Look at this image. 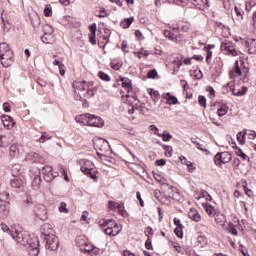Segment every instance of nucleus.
<instances>
[{
	"label": "nucleus",
	"instance_id": "nucleus-1",
	"mask_svg": "<svg viewBox=\"0 0 256 256\" xmlns=\"http://www.w3.org/2000/svg\"><path fill=\"white\" fill-rule=\"evenodd\" d=\"M11 213V204L9 203V193H0V219L9 217Z\"/></svg>",
	"mask_w": 256,
	"mask_h": 256
},
{
	"label": "nucleus",
	"instance_id": "nucleus-2",
	"mask_svg": "<svg viewBox=\"0 0 256 256\" xmlns=\"http://www.w3.org/2000/svg\"><path fill=\"white\" fill-rule=\"evenodd\" d=\"M44 241H46V249L49 251H57L59 249V238L55 234L48 235Z\"/></svg>",
	"mask_w": 256,
	"mask_h": 256
},
{
	"label": "nucleus",
	"instance_id": "nucleus-3",
	"mask_svg": "<svg viewBox=\"0 0 256 256\" xmlns=\"http://www.w3.org/2000/svg\"><path fill=\"white\" fill-rule=\"evenodd\" d=\"M34 215L40 221H47V207L43 204H38L34 207Z\"/></svg>",
	"mask_w": 256,
	"mask_h": 256
},
{
	"label": "nucleus",
	"instance_id": "nucleus-4",
	"mask_svg": "<svg viewBox=\"0 0 256 256\" xmlns=\"http://www.w3.org/2000/svg\"><path fill=\"white\" fill-rule=\"evenodd\" d=\"M231 153L225 151V152H219L214 156V163L215 165H221L225 163H229L231 161Z\"/></svg>",
	"mask_w": 256,
	"mask_h": 256
},
{
	"label": "nucleus",
	"instance_id": "nucleus-5",
	"mask_svg": "<svg viewBox=\"0 0 256 256\" xmlns=\"http://www.w3.org/2000/svg\"><path fill=\"white\" fill-rule=\"evenodd\" d=\"M42 173L44 175V180L46 183H51L55 177H59V173L53 172V167L46 165L42 168Z\"/></svg>",
	"mask_w": 256,
	"mask_h": 256
},
{
	"label": "nucleus",
	"instance_id": "nucleus-6",
	"mask_svg": "<svg viewBox=\"0 0 256 256\" xmlns=\"http://www.w3.org/2000/svg\"><path fill=\"white\" fill-rule=\"evenodd\" d=\"M42 43L51 45L53 43V28L50 25L44 26V35L41 37Z\"/></svg>",
	"mask_w": 256,
	"mask_h": 256
},
{
	"label": "nucleus",
	"instance_id": "nucleus-7",
	"mask_svg": "<svg viewBox=\"0 0 256 256\" xmlns=\"http://www.w3.org/2000/svg\"><path fill=\"white\" fill-rule=\"evenodd\" d=\"M29 251H32L33 256L39 255V238L37 237H32L28 240H26Z\"/></svg>",
	"mask_w": 256,
	"mask_h": 256
},
{
	"label": "nucleus",
	"instance_id": "nucleus-8",
	"mask_svg": "<svg viewBox=\"0 0 256 256\" xmlns=\"http://www.w3.org/2000/svg\"><path fill=\"white\" fill-rule=\"evenodd\" d=\"M105 121L101 117L88 114V126L89 127H103Z\"/></svg>",
	"mask_w": 256,
	"mask_h": 256
},
{
	"label": "nucleus",
	"instance_id": "nucleus-9",
	"mask_svg": "<svg viewBox=\"0 0 256 256\" xmlns=\"http://www.w3.org/2000/svg\"><path fill=\"white\" fill-rule=\"evenodd\" d=\"M163 185H165L166 187H168V191H169V199H173L174 201H178L181 202L183 201V197L181 196V194L177 191V188L174 186H169V184L164 183Z\"/></svg>",
	"mask_w": 256,
	"mask_h": 256
},
{
	"label": "nucleus",
	"instance_id": "nucleus-10",
	"mask_svg": "<svg viewBox=\"0 0 256 256\" xmlns=\"http://www.w3.org/2000/svg\"><path fill=\"white\" fill-rule=\"evenodd\" d=\"M73 89H74V93H85V91L87 90V87L89 86L87 84L86 81H74L72 83Z\"/></svg>",
	"mask_w": 256,
	"mask_h": 256
},
{
	"label": "nucleus",
	"instance_id": "nucleus-11",
	"mask_svg": "<svg viewBox=\"0 0 256 256\" xmlns=\"http://www.w3.org/2000/svg\"><path fill=\"white\" fill-rule=\"evenodd\" d=\"M10 185L17 191H23L25 189V180L22 178H14L10 181Z\"/></svg>",
	"mask_w": 256,
	"mask_h": 256
},
{
	"label": "nucleus",
	"instance_id": "nucleus-12",
	"mask_svg": "<svg viewBox=\"0 0 256 256\" xmlns=\"http://www.w3.org/2000/svg\"><path fill=\"white\" fill-rule=\"evenodd\" d=\"M3 67H9L13 63V51L10 50L6 54L0 56Z\"/></svg>",
	"mask_w": 256,
	"mask_h": 256
},
{
	"label": "nucleus",
	"instance_id": "nucleus-13",
	"mask_svg": "<svg viewBox=\"0 0 256 256\" xmlns=\"http://www.w3.org/2000/svg\"><path fill=\"white\" fill-rule=\"evenodd\" d=\"M221 51H227V53L231 54L232 57H237V55H239L237 50H235V48L233 47V45L229 41L228 42H222Z\"/></svg>",
	"mask_w": 256,
	"mask_h": 256
},
{
	"label": "nucleus",
	"instance_id": "nucleus-14",
	"mask_svg": "<svg viewBox=\"0 0 256 256\" xmlns=\"http://www.w3.org/2000/svg\"><path fill=\"white\" fill-rule=\"evenodd\" d=\"M25 159L26 161H30L32 163H43L45 161V158H43V156L35 152L28 153Z\"/></svg>",
	"mask_w": 256,
	"mask_h": 256
},
{
	"label": "nucleus",
	"instance_id": "nucleus-15",
	"mask_svg": "<svg viewBox=\"0 0 256 256\" xmlns=\"http://www.w3.org/2000/svg\"><path fill=\"white\" fill-rule=\"evenodd\" d=\"M12 239H15L17 243H21V245H25V237H23V232H21L19 229L14 227V231L12 232V235H10Z\"/></svg>",
	"mask_w": 256,
	"mask_h": 256
},
{
	"label": "nucleus",
	"instance_id": "nucleus-16",
	"mask_svg": "<svg viewBox=\"0 0 256 256\" xmlns=\"http://www.w3.org/2000/svg\"><path fill=\"white\" fill-rule=\"evenodd\" d=\"M2 119V124L4 125V127L8 128V129H13L15 127V120H13V118L9 115H3L1 117Z\"/></svg>",
	"mask_w": 256,
	"mask_h": 256
},
{
	"label": "nucleus",
	"instance_id": "nucleus-17",
	"mask_svg": "<svg viewBox=\"0 0 256 256\" xmlns=\"http://www.w3.org/2000/svg\"><path fill=\"white\" fill-rule=\"evenodd\" d=\"M81 252L88 253V255H99V249L89 244V242L84 246V248H81Z\"/></svg>",
	"mask_w": 256,
	"mask_h": 256
},
{
	"label": "nucleus",
	"instance_id": "nucleus-18",
	"mask_svg": "<svg viewBox=\"0 0 256 256\" xmlns=\"http://www.w3.org/2000/svg\"><path fill=\"white\" fill-rule=\"evenodd\" d=\"M54 233L55 231L51 228V225L45 224L42 226L41 235L44 241L47 239L48 235H55Z\"/></svg>",
	"mask_w": 256,
	"mask_h": 256
},
{
	"label": "nucleus",
	"instance_id": "nucleus-19",
	"mask_svg": "<svg viewBox=\"0 0 256 256\" xmlns=\"http://www.w3.org/2000/svg\"><path fill=\"white\" fill-rule=\"evenodd\" d=\"M21 151H23V146L19 144H12L10 146V155L11 157H19L21 155Z\"/></svg>",
	"mask_w": 256,
	"mask_h": 256
},
{
	"label": "nucleus",
	"instance_id": "nucleus-20",
	"mask_svg": "<svg viewBox=\"0 0 256 256\" xmlns=\"http://www.w3.org/2000/svg\"><path fill=\"white\" fill-rule=\"evenodd\" d=\"M245 46L248 48V53L250 55H256V39L247 40Z\"/></svg>",
	"mask_w": 256,
	"mask_h": 256
},
{
	"label": "nucleus",
	"instance_id": "nucleus-21",
	"mask_svg": "<svg viewBox=\"0 0 256 256\" xmlns=\"http://www.w3.org/2000/svg\"><path fill=\"white\" fill-rule=\"evenodd\" d=\"M188 217L192 219V221H195L196 223H199V221H201V214H199V211H197V209L195 208L190 209Z\"/></svg>",
	"mask_w": 256,
	"mask_h": 256
},
{
	"label": "nucleus",
	"instance_id": "nucleus-22",
	"mask_svg": "<svg viewBox=\"0 0 256 256\" xmlns=\"http://www.w3.org/2000/svg\"><path fill=\"white\" fill-rule=\"evenodd\" d=\"M99 225L100 227H108L110 229H113L114 227L117 226V222H115V220L113 219H102L99 221Z\"/></svg>",
	"mask_w": 256,
	"mask_h": 256
},
{
	"label": "nucleus",
	"instance_id": "nucleus-23",
	"mask_svg": "<svg viewBox=\"0 0 256 256\" xmlns=\"http://www.w3.org/2000/svg\"><path fill=\"white\" fill-rule=\"evenodd\" d=\"M163 97H164V99H166L167 105H177V103H179V99H177V97L171 95V93H169V92L164 94Z\"/></svg>",
	"mask_w": 256,
	"mask_h": 256
},
{
	"label": "nucleus",
	"instance_id": "nucleus-24",
	"mask_svg": "<svg viewBox=\"0 0 256 256\" xmlns=\"http://www.w3.org/2000/svg\"><path fill=\"white\" fill-rule=\"evenodd\" d=\"M235 70H231L229 75H230V79H235V77H241L242 72H241V68L239 67V61H236L234 64Z\"/></svg>",
	"mask_w": 256,
	"mask_h": 256
},
{
	"label": "nucleus",
	"instance_id": "nucleus-25",
	"mask_svg": "<svg viewBox=\"0 0 256 256\" xmlns=\"http://www.w3.org/2000/svg\"><path fill=\"white\" fill-rule=\"evenodd\" d=\"M164 36L170 41H174V43H179V39H181V36H177L169 30H164Z\"/></svg>",
	"mask_w": 256,
	"mask_h": 256
},
{
	"label": "nucleus",
	"instance_id": "nucleus-26",
	"mask_svg": "<svg viewBox=\"0 0 256 256\" xmlns=\"http://www.w3.org/2000/svg\"><path fill=\"white\" fill-rule=\"evenodd\" d=\"M182 165H186V167H188V171L190 173H193V171H195V167H193V163H191V161L187 160V158L185 156H180L179 157Z\"/></svg>",
	"mask_w": 256,
	"mask_h": 256
},
{
	"label": "nucleus",
	"instance_id": "nucleus-27",
	"mask_svg": "<svg viewBox=\"0 0 256 256\" xmlns=\"http://www.w3.org/2000/svg\"><path fill=\"white\" fill-rule=\"evenodd\" d=\"M75 243H76L77 247L80 248V251H81V249L85 248L84 246H86L88 242H87V238L85 236H78L75 239Z\"/></svg>",
	"mask_w": 256,
	"mask_h": 256
},
{
	"label": "nucleus",
	"instance_id": "nucleus-28",
	"mask_svg": "<svg viewBox=\"0 0 256 256\" xmlns=\"http://www.w3.org/2000/svg\"><path fill=\"white\" fill-rule=\"evenodd\" d=\"M40 188H41V176L38 174L34 176L32 180V189L34 191H39Z\"/></svg>",
	"mask_w": 256,
	"mask_h": 256
},
{
	"label": "nucleus",
	"instance_id": "nucleus-29",
	"mask_svg": "<svg viewBox=\"0 0 256 256\" xmlns=\"http://www.w3.org/2000/svg\"><path fill=\"white\" fill-rule=\"evenodd\" d=\"M80 170L82 171V173H84V175L90 177V179H94L95 181H97V175L93 174L92 168L81 167Z\"/></svg>",
	"mask_w": 256,
	"mask_h": 256
},
{
	"label": "nucleus",
	"instance_id": "nucleus-30",
	"mask_svg": "<svg viewBox=\"0 0 256 256\" xmlns=\"http://www.w3.org/2000/svg\"><path fill=\"white\" fill-rule=\"evenodd\" d=\"M11 171H12L13 177H19V175L23 173V166H21V164H14L12 166Z\"/></svg>",
	"mask_w": 256,
	"mask_h": 256
},
{
	"label": "nucleus",
	"instance_id": "nucleus-31",
	"mask_svg": "<svg viewBox=\"0 0 256 256\" xmlns=\"http://www.w3.org/2000/svg\"><path fill=\"white\" fill-rule=\"evenodd\" d=\"M155 135H157V137H161L162 141L164 142H169L173 139V135H171V133L164 131L162 134L155 132Z\"/></svg>",
	"mask_w": 256,
	"mask_h": 256
},
{
	"label": "nucleus",
	"instance_id": "nucleus-32",
	"mask_svg": "<svg viewBox=\"0 0 256 256\" xmlns=\"http://www.w3.org/2000/svg\"><path fill=\"white\" fill-rule=\"evenodd\" d=\"M75 121L77 123H80V125H88V121H89V114L87 115H79L75 117Z\"/></svg>",
	"mask_w": 256,
	"mask_h": 256
},
{
	"label": "nucleus",
	"instance_id": "nucleus-33",
	"mask_svg": "<svg viewBox=\"0 0 256 256\" xmlns=\"http://www.w3.org/2000/svg\"><path fill=\"white\" fill-rule=\"evenodd\" d=\"M122 87L128 91H133V85L131 84V80L129 78H122Z\"/></svg>",
	"mask_w": 256,
	"mask_h": 256
},
{
	"label": "nucleus",
	"instance_id": "nucleus-34",
	"mask_svg": "<svg viewBox=\"0 0 256 256\" xmlns=\"http://www.w3.org/2000/svg\"><path fill=\"white\" fill-rule=\"evenodd\" d=\"M123 202H115V201H109L108 202V207H109V209H111V211H115V209H118V210H120V209H123Z\"/></svg>",
	"mask_w": 256,
	"mask_h": 256
},
{
	"label": "nucleus",
	"instance_id": "nucleus-35",
	"mask_svg": "<svg viewBox=\"0 0 256 256\" xmlns=\"http://www.w3.org/2000/svg\"><path fill=\"white\" fill-rule=\"evenodd\" d=\"M135 21L134 17L125 18L121 23L120 26L122 29H129L131 27V24Z\"/></svg>",
	"mask_w": 256,
	"mask_h": 256
},
{
	"label": "nucleus",
	"instance_id": "nucleus-36",
	"mask_svg": "<svg viewBox=\"0 0 256 256\" xmlns=\"http://www.w3.org/2000/svg\"><path fill=\"white\" fill-rule=\"evenodd\" d=\"M227 113H229V106L227 104H221L220 108H218L219 117H224Z\"/></svg>",
	"mask_w": 256,
	"mask_h": 256
},
{
	"label": "nucleus",
	"instance_id": "nucleus-37",
	"mask_svg": "<svg viewBox=\"0 0 256 256\" xmlns=\"http://www.w3.org/2000/svg\"><path fill=\"white\" fill-rule=\"evenodd\" d=\"M53 65L59 67L60 75L63 77L65 75V64L60 60H54Z\"/></svg>",
	"mask_w": 256,
	"mask_h": 256
},
{
	"label": "nucleus",
	"instance_id": "nucleus-38",
	"mask_svg": "<svg viewBox=\"0 0 256 256\" xmlns=\"http://www.w3.org/2000/svg\"><path fill=\"white\" fill-rule=\"evenodd\" d=\"M8 51H12L11 47H9V44L5 42L0 43V57L6 54Z\"/></svg>",
	"mask_w": 256,
	"mask_h": 256
},
{
	"label": "nucleus",
	"instance_id": "nucleus-39",
	"mask_svg": "<svg viewBox=\"0 0 256 256\" xmlns=\"http://www.w3.org/2000/svg\"><path fill=\"white\" fill-rule=\"evenodd\" d=\"M95 93H97V88H95V87L94 88H89V85H88L85 92L83 93V96L84 97H94Z\"/></svg>",
	"mask_w": 256,
	"mask_h": 256
},
{
	"label": "nucleus",
	"instance_id": "nucleus-40",
	"mask_svg": "<svg viewBox=\"0 0 256 256\" xmlns=\"http://www.w3.org/2000/svg\"><path fill=\"white\" fill-rule=\"evenodd\" d=\"M1 229H2V231H3L4 233H7L8 235L11 236V235L14 233V231H15V226L9 228V226H8L7 224L2 223V224H1Z\"/></svg>",
	"mask_w": 256,
	"mask_h": 256
},
{
	"label": "nucleus",
	"instance_id": "nucleus-41",
	"mask_svg": "<svg viewBox=\"0 0 256 256\" xmlns=\"http://www.w3.org/2000/svg\"><path fill=\"white\" fill-rule=\"evenodd\" d=\"M235 150H236V155H237L238 157H241L244 161H245L246 159H249V156H247V155L245 154V152H243V150H242L241 148H239L238 146H235Z\"/></svg>",
	"mask_w": 256,
	"mask_h": 256
},
{
	"label": "nucleus",
	"instance_id": "nucleus-42",
	"mask_svg": "<svg viewBox=\"0 0 256 256\" xmlns=\"http://www.w3.org/2000/svg\"><path fill=\"white\" fill-rule=\"evenodd\" d=\"M33 205V198L31 196H26V198L22 201V206L27 208Z\"/></svg>",
	"mask_w": 256,
	"mask_h": 256
},
{
	"label": "nucleus",
	"instance_id": "nucleus-43",
	"mask_svg": "<svg viewBox=\"0 0 256 256\" xmlns=\"http://www.w3.org/2000/svg\"><path fill=\"white\" fill-rule=\"evenodd\" d=\"M164 151H166V157H173V147L169 145H162ZM168 153V154H167Z\"/></svg>",
	"mask_w": 256,
	"mask_h": 256
},
{
	"label": "nucleus",
	"instance_id": "nucleus-44",
	"mask_svg": "<svg viewBox=\"0 0 256 256\" xmlns=\"http://www.w3.org/2000/svg\"><path fill=\"white\" fill-rule=\"evenodd\" d=\"M197 243L198 245H200V247H205V245H207V237L202 235L198 236Z\"/></svg>",
	"mask_w": 256,
	"mask_h": 256
},
{
	"label": "nucleus",
	"instance_id": "nucleus-45",
	"mask_svg": "<svg viewBox=\"0 0 256 256\" xmlns=\"http://www.w3.org/2000/svg\"><path fill=\"white\" fill-rule=\"evenodd\" d=\"M98 77L102 80V81H111V77L109 76V74H106L105 72L103 71H100L98 73Z\"/></svg>",
	"mask_w": 256,
	"mask_h": 256
},
{
	"label": "nucleus",
	"instance_id": "nucleus-46",
	"mask_svg": "<svg viewBox=\"0 0 256 256\" xmlns=\"http://www.w3.org/2000/svg\"><path fill=\"white\" fill-rule=\"evenodd\" d=\"M198 103L201 107H204V109L207 107V98L205 96L200 95L198 96Z\"/></svg>",
	"mask_w": 256,
	"mask_h": 256
},
{
	"label": "nucleus",
	"instance_id": "nucleus-47",
	"mask_svg": "<svg viewBox=\"0 0 256 256\" xmlns=\"http://www.w3.org/2000/svg\"><path fill=\"white\" fill-rule=\"evenodd\" d=\"M215 221L216 223H218V225H225V215L223 214L216 215Z\"/></svg>",
	"mask_w": 256,
	"mask_h": 256
},
{
	"label": "nucleus",
	"instance_id": "nucleus-48",
	"mask_svg": "<svg viewBox=\"0 0 256 256\" xmlns=\"http://www.w3.org/2000/svg\"><path fill=\"white\" fill-rule=\"evenodd\" d=\"M237 141L239 142L240 145H245V133L238 132Z\"/></svg>",
	"mask_w": 256,
	"mask_h": 256
},
{
	"label": "nucleus",
	"instance_id": "nucleus-49",
	"mask_svg": "<svg viewBox=\"0 0 256 256\" xmlns=\"http://www.w3.org/2000/svg\"><path fill=\"white\" fill-rule=\"evenodd\" d=\"M53 136L49 135L47 132H44L40 139H39V142L40 143H45V141H49V139H51Z\"/></svg>",
	"mask_w": 256,
	"mask_h": 256
},
{
	"label": "nucleus",
	"instance_id": "nucleus-50",
	"mask_svg": "<svg viewBox=\"0 0 256 256\" xmlns=\"http://www.w3.org/2000/svg\"><path fill=\"white\" fill-rule=\"evenodd\" d=\"M149 94L152 97L153 101H157V99L159 98V91H157L153 88L150 89Z\"/></svg>",
	"mask_w": 256,
	"mask_h": 256
},
{
	"label": "nucleus",
	"instance_id": "nucleus-51",
	"mask_svg": "<svg viewBox=\"0 0 256 256\" xmlns=\"http://www.w3.org/2000/svg\"><path fill=\"white\" fill-rule=\"evenodd\" d=\"M247 94V87L246 86H242L241 90H238L236 93H234L235 97H241L243 95Z\"/></svg>",
	"mask_w": 256,
	"mask_h": 256
},
{
	"label": "nucleus",
	"instance_id": "nucleus-52",
	"mask_svg": "<svg viewBox=\"0 0 256 256\" xmlns=\"http://www.w3.org/2000/svg\"><path fill=\"white\" fill-rule=\"evenodd\" d=\"M174 233L179 239H183V227H176Z\"/></svg>",
	"mask_w": 256,
	"mask_h": 256
},
{
	"label": "nucleus",
	"instance_id": "nucleus-53",
	"mask_svg": "<svg viewBox=\"0 0 256 256\" xmlns=\"http://www.w3.org/2000/svg\"><path fill=\"white\" fill-rule=\"evenodd\" d=\"M59 211H60V213H69V209H67V203L61 202Z\"/></svg>",
	"mask_w": 256,
	"mask_h": 256
},
{
	"label": "nucleus",
	"instance_id": "nucleus-54",
	"mask_svg": "<svg viewBox=\"0 0 256 256\" xmlns=\"http://www.w3.org/2000/svg\"><path fill=\"white\" fill-rule=\"evenodd\" d=\"M206 63L207 65H211V59L213 58V51L211 50H206Z\"/></svg>",
	"mask_w": 256,
	"mask_h": 256
},
{
	"label": "nucleus",
	"instance_id": "nucleus-55",
	"mask_svg": "<svg viewBox=\"0 0 256 256\" xmlns=\"http://www.w3.org/2000/svg\"><path fill=\"white\" fill-rule=\"evenodd\" d=\"M158 72L156 69H152L148 72V79H155L157 77Z\"/></svg>",
	"mask_w": 256,
	"mask_h": 256
},
{
	"label": "nucleus",
	"instance_id": "nucleus-56",
	"mask_svg": "<svg viewBox=\"0 0 256 256\" xmlns=\"http://www.w3.org/2000/svg\"><path fill=\"white\" fill-rule=\"evenodd\" d=\"M44 15L45 17H51V15H53V10L51 9V7L46 6L44 8Z\"/></svg>",
	"mask_w": 256,
	"mask_h": 256
},
{
	"label": "nucleus",
	"instance_id": "nucleus-57",
	"mask_svg": "<svg viewBox=\"0 0 256 256\" xmlns=\"http://www.w3.org/2000/svg\"><path fill=\"white\" fill-rule=\"evenodd\" d=\"M101 14H96V17H99L100 19H103L104 17H109V13H107V10L105 8L101 9Z\"/></svg>",
	"mask_w": 256,
	"mask_h": 256
},
{
	"label": "nucleus",
	"instance_id": "nucleus-58",
	"mask_svg": "<svg viewBox=\"0 0 256 256\" xmlns=\"http://www.w3.org/2000/svg\"><path fill=\"white\" fill-rule=\"evenodd\" d=\"M239 251L242 253V255L244 256H250L249 254H247L248 250L247 247H245L243 244L239 245Z\"/></svg>",
	"mask_w": 256,
	"mask_h": 256
},
{
	"label": "nucleus",
	"instance_id": "nucleus-59",
	"mask_svg": "<svg viewBox=\"0 0 256 256\" xmlns=\"http://www.w3.org/2000/svg\"><path fill=\"white\" fill-rule=\"evenodd\" d=\"M166 163H167V160L165 159H159L155 161L156 167H163L166 165Z\"/></svg>",
	"mask_w": 256,
	"mask_h": 256
},
{
	"label": "nucleus",
	"instance_id": "nucleus-60",
	"mask_svg": "<svg viewBox=\"0 0 256 256\" xmlns=\"http://www.w3.org/2000/svg\"><path fill=\"white\" fill-rule=\"evenodd\" d=\"M191 142L196 145L197 149H199L200 151H207V149L203 148V145L201 143H199L198 141H195L194 139H191Z\"/></svg>",
	"mask_w": 256,
	"mask_h": 256
},
{
	"label": "nucleus",
	"instance_id": "nucleus-61",
	"mask_svg": "<svg viewBox=\"0 0 256 256\" xmlns=\"http://www.w3.org/2000/svg\"><path fill=\"white\" fill-rule=\"evenodd\" d=\"M81 167H86V169H93V167H95V165L90 160H86L84 162V165Z\"/></svg>",
	"mask_w": 256,
	"mask_h": 256
},
{
	"label": "nucleus",
	"instance_id": "nucleus-62",
	"mask_svg": "<svg viewBox=\"0 0 256 256\" xmlns=\"http://www.w3.org/2000/svg\"><path fill=\"white\" fill-rule=\"evenodd\" d=\"M162 205H169L171 203V200L167 197H161L158 200Z\"/></svg>",
	"mask_w": 256,
	"mask_h": 256
},
{
	"label": "nucleus",
	"instance_id": "nucleus-63",
	"mask_svg": "<svg viewBox=\"0 0 256 256\" xmlns=\"http://www.w3.org/2000/svg\"><path fill=\"white\" fill-rule=\"evenodd\" d=\"M7 145V136L0 134V147H5Z\"/></svg>",
	"mask_w": 256,
	"mask_h": 256
},
{
	"label": "nucleus",
	"instance_id": "nucleus-64",
	"mask_svg": "<svg viewBox=\"0 0 256 256\" xmlns=\"http://www.w3.org/2000/svg\"><path fill=\"white\" fill-rule=\"evenodd\" d=\"M3 111H5V113H10L11 112V104H9V102H5L3 104Z\"/></svg>",
	"mask_w": 256,
	"mask_h": 256
}]
</instances>
